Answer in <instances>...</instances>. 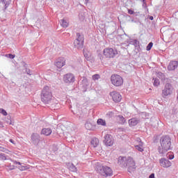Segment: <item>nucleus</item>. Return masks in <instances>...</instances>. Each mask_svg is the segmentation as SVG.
<instances>
[{
  "mask_svg": "<svg viewBox=\"0 0 178 178\" xmlns=\"http://www.w3.org/2000/svg\"><path fill=\"white\" fill-rule=\"evenodd\" d=\"M41 101L44 104L51 105L50 106L54 108L56 106V104L54 103L55 101L54 97L52 96V90L49 86H44L41 92Z\"/></svg>",
  "mask_w": 178,
  "mask_h": 178,
  "instance_id": "nucleus-1",
  "label": "nucleus"
},
{
  "mask_svg": "<svg viewBox=\"0 0 178 178\" xmlns=\"http://www.w3.org/2000/svg\"><path fill=\"white\" fill-rule=\"evenodd\" d=\"M118 163L121 168H128L129 173L136 170V162L131 157L120 156Z\"/></svg>",
  "mask_w": 178,
  "mask_h": 178,
  "instance_id": "nucleus-2",
  "label": "nucleus"
},
{
  "mask_svg": "<svg viewBox=\"0 0 178 178\" xmlns=\"http://www.w3.org/2000/svg\"><path fill=\"white\" fill-rule=\"evenodd\" d=\"M172 147V138L169 136H164L160 138V146L158 151L161 155H165L168 151L170 150Z\"/></svg>",
  "mask_w": 178,
  "mask_h": 178,
  "instance_id": "nucleus-3",
  "label": "nucleus"
},
{
  "mask_svg": "<svg viewBox=\"0 0 178 178\" xmlns=\"http://www.w3.org/2000/svg\"><path fill=\"white\" fill-rule=\"evenodd\" d=\"M97 170L98 173H99L101 176H103V177H109L113 175L112 169L106 165H97Z\"/></svg>",
  "mask_w": 178,
  "mask_h": 178,
  "instance_id": "nucleus-4",
  "label": "nucleus"
},
{
  "mask_svg": "<svg viewBox=\"0 0 178 178\" xmlns=\"http://www.w3.org/2000/svg\"><path fill=\"white\" fill-rule=\"evenodd\" d=\"M74 45L77 49H83V47L84 46V35L77 33L76 38L74 41Z\"/></svg>",
  "mask_w": 178,
  "mask_h": 178,
  "instance_id": "nucleus-5",
  "label": "nucleus"
},
{
  "mask_svg": "<svg viewBox=\"0 0 178 178\" xmlns=\"http://www.w3.org/2000/svg\"><path fill=\"white\" fill-rule=\"evenodd\" d=\"M111 81L115 87H120L123 85V78L120 75L113 74L111 76Z\"/></svg>",
  "mask_w": 178,
  "mask_h": 178,
  "instance_id": "nucleus-6",
  "label": "nucleus"
},
{
  "mask_svg": "<svg viewBox=\"0 0 178 178\" xmlns=\"http://www.w3.org/2000/svg\"><path fill=\"white\" fill-rule=\"evenodd\" d=\"M173 94V86L170 83H166L162 90V97H168V95H172Z\"/></svg>",
  "mask_w": 178,
  "mask_h": 178,
  "instance_id": "nucleus-7",
  "label": "nucleus"
},
{
  "mask_svg": "<svg viewBox=\"0 0 178 178\" xmlns=\"http://www.w3.org/2000/svg\"><path fill=\"white\" fill-rule=\"evenodd\" d=\"M103 54L106 58H115V55H118V51L113 48H106L104 49Z\"/></svg>",
  "mask_w": 178,
  "mask_h": 178,
  "instance_id": "nucleus-8",
  "label": "nucleus"
},
{
  "mask_svg": "<svg viewBox=\"0 0 178 178\" xmlns=\"http://www.w3.org/2000/svg\"><path fill=\"white\" fill-rule=\"evenodd\" d=\"M75 80L76 78L74 77V74L72 73H68L63 76V81L67 83V84L74 83Z\"/></svg>",
  "mask_w": 178,
  "mask_h": 178,
  "instance_id": "nucleus-9",
  "label": "nucleus"
},
{
  "mask_svg": "<svg viewBox=\"0 0 178 178\" xmlns=\"http://www.w3.org/2000/svg\"><path fill=\"white\" fill-rule=\"evenodd\" d=\"M104 143L106 147H112L113 145V137L111 134H106L104 136Z\"/></svg>",
  "mask_w": 178,
  "mask_h": 178,
  "instance_id": "nucleus-10",
  "label": "nucleus"
},
{
  "mask_svg": "<svg viewBox=\"0 0 178 178\" xmlns=\"http://www.w3.org/2000/svg\"><path fill=\"white\" fill-rule=\"evenodd\" d=\"M111 97H112L114 102H120L122 101V95L118 92L114 91L110 92Z\"/></svg>",
  "mask_w": 178,
  "mask_h": 178,
  "instance_id": "nucleus-11",
  "label": "nucleus"
},
{
  "mask_svg": "<svg viewBox=\"0 0 178 178\" xmlns=\"http://www.w3.org/2000/svg\"><path fill=\"white\" fill-rule=\"evenodd\" d=\"M31 140L34 145H38L40 141L41 140V137L38 134H33L31 136Z\"/></svg>",
  "mask_w": 178,
  "mask_h": 178,
  "instance_id": "nucleus-12",
  "label": "nucleus"
},
{
  "mask_svg": "<svg viewBox=\"0 0 178 178\" xmlns=\"http://www.w3.org/2000/svg\"><path fill=\"white\" fill-rule=\"evenodd\" d=\"M65 65H66V60L63 57L59 58L55 63V65L58 69H60V67H63Z\"/></svg>",
  "mask_w": 178,
  "mask_h": 178,
  "instance_id": "nucleus-13",
  "label": "nucleus"
},
{
  "mask_svg": "<svg viewBox=\"0 0 178 178\" xmlns=\"http://www.w3.org/2000/svg\"><path fill=\"white\" fill-rule=\"evenodd\" d=\"M160 165L163 168H170V166H172V163L168 159H161Z\"/></svg>",
  "mask_w": 178,
  "mask_h": 178,
  "instance_id": "nucleus-14",
  "label": "nucleus"
},
{
  "mask_svg": "<svg viewBox=\"0 0 178 178\" xmlns=\"http://www.w3.org/2000/svg\"><path fill=\"white\" fill-rule=\"evenodd\" d=\"M178 67V61L171 60L168 65V70H176Z\"/></svg>",
  "mask_w": 178,
  "mask_h": 178,
  "instance_id": "nucleus-15",
  "label": "nucleus"
},
{
  "mask_svg": "<svg viewBox=\"0 0 178 178\" xmlns=\"http://www.w3.org/2000/svg\"><path fill=\"white\" fill-rule=\"evenodd\" d=\"M139 123H140V120H138V118H134L129 120V124L131 127L134 126H137V124H138Z\"/></svg>",
  "mask_w": 178,
  "mask_h": 178,
  "instance_id": "nucleus-16",
  "label": "nucleus"
},
{
  "mask_svg": "<svg viewBox=\"0 0 178 178\" xmlns=\"http://www.w3.org/2000/svg\"><path fill=\"white\" fill-rule=\"evenodd\" d=\"M41 134H43V136H51L52 134V129L51 128H44L41 131Z\"/></svg>",
  "mask_w": 178,
  "mask_h": 178,
  "instance_id": "nucleus-17",
  "label": "nucleus"
},
{
  "mask_svg": "<svg viewBox=\"0 0 178 178\" xmlns=\"http://www.w3.org/2000/svg\"><path fill=\"white\" fill-rule=\"evenodd\" d=\"M90 144L94 148H97V147L99 145V139L97 138H93L90 141Z\"/></svg>",
  "mask_w": 178,
  "mask_h": 178,
  "instance_id": "nucleus-18",
  "label": "nucleus"
},
{
  "mask_svg": "<svg viewBox=\"0 0 178 178\" xmlns=\"http://www.w3.org/2000/svg\"><path fill=\"white\" fill-rule=\"evenodd\" d=\"M143 145H144V143L140 142V143H139L138 145H135V148L136 149L139 151V152H143V151H144V147H143Z\"/></svg>",
  "mask_w": 178,
  "mask_h": 178,
  "instance_id": "nucleus-19",
  "label": "nucleus"
},
{
  "mask_svg": "<svg viewBox=\"0 0 178 178\" xmlns=\"http://www.w3.org/2000/svg\"><path fill=\"white\" fill-rule=\"evenodd\" d=\"M157 77L161 80V81H165L168 78H166V76H165V74L162 72H158L157 73Z\"/></svg>",
  "mask_w": 178,
  "mask_h": 178,
  "instance_id": "nucleus-20",
  "label": "nucleus"
},
{
  "mask_svg": "<svg viewBox=\"0 0 178 178\" xmlns=\"http://www.w3.org/2000/svg\"><path fill=\"white\" fill-rule=\"evenodd\" d=\"M60 24L62 26V27H64V29H66L69 26V22L65 19H60Z\"/></svg>",
  "mask_w": 178,
  "mask_h": 178,
  "instance_id": "nucleus-21",
  "label": "nucleus"
},
{
  "mask_svg": "<svg viewBox=\"0 0 178 178\" xmlns=\"http://www.w3.org/2000/svg\"><path fill=\"white\" fill-rule=\"evenodd\" d=\"M117 118H118L120 124H124V123H126V119L123 115H118Z\"/></svg>",
  "mask_w": 178,
  "mask_h": 178,
  "instance_id": "nucleus-22",
  "label": "nucleus"
},
{
  "mask_svg": "<svg viewBox=\"0 0 178 178\" xmlns=\"http://www.w3.org/2000/svg\"><path fill=\"white\" fill-rule=\"evenodd\" d=\"M97 124L100 126H106V122L104 120L99 118L97 120Z\"/></svg>",
  "mask_w": 178,
  "mask_h": 178,
  "instance_id": "nucleus-23",
  "label": "nucleus"
},
{
  "mask_svg": "<svg viewBox=\"0 0 178 178\" xmlns=\"http://www.w3.org/2000/svg\"><path fill=\"white\" fill-rule=\"evenodd\" d=\"M3 1V3L5 5V9L8 8V6H9V5H10V0H0Z\"/></svg>",
  "mask_w": 178,
  "mask_h": 178,
  "instance_id": "nucleus-24",
  "label": "nucleus"
},
{
  "mask_svg": "<svg viewBox=\"0 0 178 178\" xmlns=\"http://www.w3.org/2000/svg\"><path fill=\"white\" fill-rule=\"evenodd\" d=\"M85 127L87 130H92V124L90 122H86L85 124Z\"/></svg>",
  "mask_w": 178,
  "mask_h": 178,
  "instance_id": "nucleus-25",
  "label": "nucleus"
},
{
  "mask_svg": "<svg viewBox=\"0 0 178 178\" xmlns=\"http://www.w3.org/2000/svg\"><path fill=\"white\" fill-rule=\"evenodd\" d=\"M70 170H71V172H77V168H76V166H74V165L71 164L70 165L69 168Z\"/></svg>",
  "mask_w": 178,
  "mask_h": 178,
  "instance_id": "nucleus-26",
  "label": "nucleus"
},
{
  "mask_svg": "<svg viewBox=\"0 0 178 178\" xmlns=\"http://www.w3.org/2000/svg\"><path fill=\"white\" fill-rule=\"evenodd\" d=\"M153 45H154V43H153L152 42H150L147 44V47H146V50H147V51H151V49L152 48Z\"/></svg>",
  "mask_w": 178,
  "mask_h": 178,
  "instance_id": "nucleus-27",
  "label": "nucleus"
},
{
  "mask_svg": "<svg viewBox=\"0 0 178 178\" xmlns=\"http://www.w3.org/2000/svg\"><path fill=\"white\" fill-rule=\"evenodd\" d=\"M0 113H1V115H3V116H8V113L3 108H0Z\"/></svg>",
  "mask_w": 178,
  "mask_h": 178,
  "instance_id": "nucleus-28",
  "label": "nucleus"
},
{
  "mask_svg": "<svg viewBox=\"0 0 178 178\" xmlns=\"http://www.w3.org/2000/svg\"><path fill=\"white\" fill-rule=\"evenodd\" d=\"M160 83H161V82L159 81V79H154V86L155 87H158V86H159Z\"/></svg>",
  "mask_w": 178,
  "mask_h": 178,
  "instance_id": "nucleus-29",
  "label": "nucleus"
},
{
  "mask_svg": "<svg viewBox=\"0 0 178 178\" xmlns=\"http://www.w3.org/2000/svg\"><path fill=\"white\" fill-rule=\"evenodd\" d=\"M25 73H26V74H29V76H31V74H33V71L30 69L26 68Z\"/></svg>",
  "mask_w": 178,
  "mask_h": 178,
  "instance_id": "nucleus-30",
  "label": "nucleus"
},
{
  "mask_svg": "<svg viewBox=\"0 0 178 178\" xmlns=\"http://www.w3.org/2000/svg\"><path fill=\"white\" fill-rule=\"evenodd\" d=\"M0 160L1 161H6V156H5V154H0Z\"/></svg>",
  "mask_w": 178,
  "mask_h": 178,
  "instance_id": "nucleus-31",
  "label": "nucleus"
},
{
  "mask_svg": "<svg viewBox=\"0 0 178 178\" xmlns=\"http://www.w3.org/2000/svg\"><path fill=\"white\" fill-rule=\"evenodd\" d=\"M6 56H7V58H9L10 59H15V54H6Z\"/></svg>",
  "mask_w": 178,
  "mask_h": 178,
  "instance_id": "nucleus-32",
  "label": "nucleus"
},
{
  "mask_svg": "<svg viewBox=\"0 0 178 178\" xmlns=\"http://www.w3.org/2000/svg\"><path fill=\"white\" fill-rule=\"evenodd\" d=\"M112 116H113V112H112V111H108V112L106 113V117H107V118H112Z\"/></svg>",
  "mask_w": 178,
  "mask_h": 178,
  "instance_id": "nucleus-33",
  "label": "nucleus"
},
{
  "mask_svg": "<svg viewBox=\"0 0 178 178\" xmlns=\"http://www.w3.org/2000/svg\"><path fill=\"white\" fill-rule=\"evenodd\" d=\"M92 80H99L100 78L99 74H94L92 76Z\"/></svg>",
  "mask_w": 178,
  "mask_h": 178,
  "instance_id": "nucleus-34",
  "label": "nucleus"
},
{
  "mask_svg": "<svg viewBox=\"0 0 178 178\" xmlns=\"http://www.w3.org/2000/svg\"><path fill=\"white\" fill-rule=\"evenodd\" d=\"M10 170H15V165H9L7 166Z\"/></svg>",
  "mask_w": 178,
  "mask_h": 178,
  "instance_id": "nucleus-35",
  "label": "nucleus"
},
{
  "mask_svg": "<svg viewBox=\"0 0 178 178\" xmlns=\"http://www.w3.org/2000/svg\"><path fill=\"white\" fill-rule=\"evenodd\" d=\"M18 169H19L21 171L26 170V167L21 165L18 168Z\"/></svg>",
  "mask_w": 178,
  "mask_h": 178,
  "instance_id": "nucleus-36",
  "label": "nucleus"
},
{
  "mask_svg": "<svg viewBox=\"0 0 178 178\" xmlns=\"http://www.w3.org/2000/svg\"><path fill=\"white\" fill-rule=\"evenodd\" d=\"M0 151H1L2 152H6V148L3 147H0Z\"/></svg>",
  "mask_w": 178,
  "mask_h": 178,
  "instance_id": "nucleus-37",
  "label": "nucleus"
},
{
  "mask_svg": "<svg viewBox=\"0 0 178 178\" xmlns=\"http://www.w3.org/2000/svg\"><path fill=\"white\" fill-rule=\"evenodd\" d=\"M128 13L129 15H134V11H133L132 10H128Z\"/></svg>",
  "mask_w": 178,
  "mask_h": 178,
  "instance_id": "nucleus-38",
  "label": "nucleus"
},
{
  "mask_svg": "<svg viewBox=\"0 0 178 178\" xmlns=\"http://www.w3.org/2000/svg\"><path fill=\"white\" fill-rule=\"evenodd\" d=\"M136 141H137L138 143H139V144H141V143H143V141H141V139H140V138H136Z\"/></svg>",
  "mask_w": 178,
  "mask_h": 178,
  "instance_id": "nucleus-39",
  "label": "nucleus"
},
{
  "mask_svg": "<svg viewBox=\"0 0 178 178\" xmlns=\"http://www.w3.org/2000/svg\"><path fill=\"white\" fill-rule=\"evenodd\" d=\"M149 178H155V174L152 173L149 176Z\"/></svg>",
  "mask_w": 178,
  "mask_h": 178,
  "instance_id": "nucleus-40",
  "label": "nucleus"
},
{
  "mask_svg": "<svg viewBox=\"0 0 178 178\" xmlns=\"http://www.w3.org/2000/svg\"><path fill=\"white\" fill-rule=\"evenodd\" d=\"M84 56L86 58V59H90V56H88V54H84Z\"/></svg>",
  "mask_w": 178,
  "mask_h": 178,
  "instance_id": "nucleus-41",
  "label": "nucleus"
},
{
  "mask_svg": "<svg viewBox=\"0 0 178 178\" xmlns=\"http://www.w3.org/2000/svg\"><path fill=\"white\" fill-rule=\"evenodd\" d=\"M98 56L99 57V59H101V60L104 59V57L102 56V54H99Z\"/></svg>",
  "mask_w": 178,
  "mask_h": 178,
  "instance_id": "nucleus-42",
  "label": "nucleus"
},
{
  "mask_svg": "<svg viewBox=\"0 0 178 178\" xmlns=\"http://www.w3.org/2000/svg\"><path fill=\"white\" fill-rule=\"evenodd\" d=\"M149 20H154V17L153 16H149Z\"/></svg>",
  "mask_w": 178,
  "mask_h": 178,
  "instance_id": "nucleus-43",
  "label": "nucleus"
},
{
  "mask_svg": "<svg viewBox=\"0 0 178 178\" xmlns=\"http://www.w3.org/2000/svg\"><path fill=\"white\" fill-rule=\"evenodd\" d=\"M0 127H3V123L1 121H0Z\"/></svg>",
  "mask_w": 178,
  "mask_h": 178,
  "instance_id": "nucleus-44",
  "label": "nucleus"
},
{
  "mask_svg": "<svg viewBox=\"0 0 178 178\" xmlns=\"http://www.w3.org/2000/svg\"><path fill=\"white\" fill-rule=\"evenodd\" d=\"M10 143H12V144H15V140L13 139H10Z\"/></svg>",
  "mask_w": 178,
  "mask_h": 178,
  "instance_id": "nucleus-45",
  "label": "nucleus"
},
{
  "mask_svg": "<svg viewBox=\"0 0 178 178\" xmlns=\"http://www.w3.org/2000/svg\"><path fill=\"white\" fill-rule=\"evenodd\" d=\"M13 163H14V165H17V161H13Z\"/></svg>",
  "mask_w": 178,
  "mask_h": 178,
  "instance_id": "nucleus-46",
  "label": "nucleus"
},
{
  "mask_svg": "<svg viewBox=\"0 0 178 178\" xmlns=\"http://www.w3.org/2000/svg\"><path fill=\"white\" fill-rule=\"evenodd\" d=\"M8 124H12V121H8Z\"/></svg>",
  "mask_w": 178,
  "mask_h": 178,
  "instance_id": "nucleus-47",
  "label": "nucleus"
},
{
  "mask_svg": "<svg viewBox=\"0 0 178 178\" xmlns=\"http://www.w3.org/2000/svg\"><path fill=\"white\" fill-rule=\"evenodd\" d=\"M17 165H22V163L17 161Z\"/></svg>",
  "mask_w": 178,
  "mask_h": 178,
  "instance_id": "nucleus-48",
  "label": "nucleus"
},
{
  "mask_svg": "<svg viewBox=\"0 0 178 178\" xmlns=\"http://www.w3.org/2000/svg\"><path fill=\"white\" fill-rule=\"evenodd\" d=\"M134 42H135V44H137V42H138L137 40H135Z\"/></svg>",
  "mask_w": 178,
  "mask_h": 178,
  "instance_id": "nucleus-49",
  "label": "nucleus"
},
{
  "mask_svg": "<svg viewBox=\"0 0 178 178\" xmlns=\"http://www.w3.org/2000/svg\"><path fill=\"white\" fill-rule=\"evenodd\" d=\"M86 3L90 1V0H85Z\"/></svg>",
  "mask_w": 178,
  "mask_h": 178,
  "instance_id": "nucleus-50",
  "label": "nucleus"
},
{
  "mask_svg": "<svg viewBox=\"0 0 178 178\" xmlns=\"http://www.w3.org/2000/svg\"><path fill=\"white\" fill-rule=\"evenodd\" d=\"M170 159H173V157H172V158H170Z\"/></svg>",
  "mask_w": 178,
  "mask_h": 178,
  "instance_id": "nucleus-51",
  "label": "nucleus"
},
{
  "mask_svg": "<svg viewBox=\"0 0 178 178\" xmlns=\"http://www.w3.org/2000/svg\"><path fill=\"white\" fill-rule=\"evenodd\" d=\"M9 118L10 119V117H9V118L8 117V119H9Z\"/></svg>",
  "mask_w": 178,
  "mask_h": 178,
  "instance_id": "nucleus-52",
  "label": "nucleus"
}]
</instances>
